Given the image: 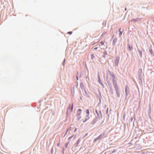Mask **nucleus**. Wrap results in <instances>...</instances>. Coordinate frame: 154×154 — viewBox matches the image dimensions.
I'll return each mask as SVG.
<instances>
[{"label":"nucleus","instance_id":"nucleus-6","mask_svg":"<svg viewBox=\"0 0 154 154\" xmlns=\"http://www.w3.org/2000/svg\"><path fill=\"white\" fill-rule=\"evenodd\" d=\"M110 75H111V76H112V80H113V81H114L115 80L116 78L115 77L114 75L113 74V73H111Z\"/></svg>","mask_w":154,"mask_h":154},{"label":"nucleus","instance_id":"nucleus-2","mask_svg":"<svg viewBox=\"0 0 154 154\" xmlns=\"http://www.w3.org/2000/svg\"><path fill=\"white\" fill-rule=\"evenodd\" d=\"M113 85L116 91H117L118 90H119L118 87L116 82L115 83H114Z\"/></svg>","mask_w":154,"mask_h":154},{"label":"nucleus","instance_id":"nucleus-16","mask_svg":"<svg viewBox=\"0 0 154 154\" xmlns=\"http://www.w3.org/2000/svg\"><path fill=\"white\" fill-rule=\"evenodd\" d=\"M98 78L99 81H100V77L99 75H98Z\"/></svg>","mask_w":154,"mask_h":154},{"label":"nucleus","instance_id":"nucleus-7","mask_svg":"<svg viewBox=\"0 0 154 154\" xmlns=\"http://www.w3.org/2000/svg\"><path fill=\"white\" fill-rule=\"evenodd\" d=\"M116 91L117 94V96L118 97H119L120 96V93L119 90H118L117 91Z\"/></svg>","mask_w":154,"mask_h":154},{"label":"nucleus","instance_id":"nucleus-3","mask_svg":"<svg viewBox=\"0 0 154 154\" xmlns=\"http://www.w3.org/2000/svg\"><path fill=\"white\" fill-rule=\"evenodd\" d=\"M128 49L129 51H131L133 50V46L132 45L128 44Z\"/></svg>","mask_w":154,"mask_h":154},{"label":"nucleus","instance_id":"nucleus-23","mask_svg":"<svg viewBox=\"0 0 154 154\" xmlns=\"http://www.w3.org/2000/svg\"><path fill=\"white\" fill-rule=\"evenodd\" d=\"M95 111H96V112L97 113V110H96Z\"/></svg>","mask_w":154,"mask_h":154},{"label":"nucleus","instance_id":"nucleus-1","mask_svg":"<svg viewBox=\"0 0 154 154\" xmlns=\"http://www.w3.org/2000/svg\"><path fill=\"white\" fill-rule=\"evenodd\" d=\"M105 134L103 133L100 134L99 136L97 137L95 139V140H99L102 138L104 137H105Z\"/></svg>","mask_w":154,"mask_h":154},{"label":"nucleus","instance_id":"nucleus-11","mask_svg":"<svg viewBox=\"0 0 154 154\" xmlns=\"http://www.w3.org/2000/svg\"><path fill=\"white\" fill-rule=\"evenodd\" d=\"M95 58L94 55V54H92L91 55V58L92 59H94Z\"/></svg>","mask_w":154,"mask_h":154},{"label":"nucleus","instance_id":"nucleus-22","mask_svg":"<svg viewBox=\"0 0 154 154\" xmlns=\"http://www.w3.org/2000/svg\"><path fill=\"white\" fill-rule=\"evenodd\" d=\"M108 109H107V111H106V112H108Z\"/></svg>","mask_w":154,"mask_h":154},{"label":"nucleus","instance_id":"nucleus-19","mask_svg":"<svg viewBox=\"0 0 154 154\" xmlns=\"http://www.w3.org/2000/svg\"><path fill=\"white\" fill-rule=\"evenodd\" d=\"M97 49V47H95V48H94V50H96V49Z\"/></svg>","mask_w":154,"mask_h":154},{"label":"nucleus","instance_id":"nucleus-20","mask_svg":"<svg viewBox=\"0 0 154 154\" xmlns=\"http://www.w3.org/2000/svg\"><path fill=\"white\" fill-rule=\"evenodd\" d=\"M76 79H77V80H78V77H76Z\"/></svg>","mask_w":154,"mask_h":154},{"label":"nucleus","instance_id":"nucleus-4","mask_svg":"<svg viewBox=\"0 0 154 154\" xmlns=\"http://www.w3.org/2000/svg\"><path fill=\"white\" fill-rule=\"evenodd\" d=\"M82 110L81 109H79L77 111L76 115L78 116L80 115L81 113Z\"/></svg>","mask_w":154,"mask_h":154},{"label":"nucleus","instance_id":"nucleus-12","mask_svg":"<svg viewBox=\"0 0 154 154\" xmlns=\"http://www.w3.org/2000/svg\"><path fill=\"white\" fill-rule=\"evenodd\" d=\"M86 113L88 114V115H89V109H88L86 110Z\"/></svg>","mask_w":154,"mask_h":154},{"label":"nucleus","instance_id":"nucleus-24","mask_svg":"<svg viewBox=\"0 0 154 154\" xmlns=\"http://www.w3.org/2000/svg\"><path fill=\"white\" fill-rule=\"evenodd\" d=\"M59 145V143H58L57 144V146H58Z\"/></svg>","mask_w":154,"mask_h":154},{"label":"nucleus","instance_id":"nucleus-17","mask_svg":"<svg viewBox=\"0 0 154 154\" xmlns=\"http://www.w3.org/2000/svg\"><path fill=\"white\" fill-rule=\"evenodd\" d=\"M73 136H71L70 137H69L68 138V139H71L72 137Z\"/></svg>","mask_w":154,"mask_h":154},{"label":"nucleus","instance_id":"nucleus-13","mask_svg":"<svg viewBox=\"0 0 154 154\" xmlns=\"http://www.w3.org/2000/svg\"><path fill=\"white\" fill-rule=\"evenodd\" d=\"M104 41H101L100 42V43L102 45H104Z\"/></svg>","mask_w":154,"mask_h":154},{"label":"nucleus","instance_id":"nucleus-21","mask_svg":"<svg viewBox=\"0 0 154 154\" xmlns=\"http://www.w3.org/2000/svg\"><path fill=\"white\" fill-rule=\"evenodd\" d=\"M80 118H81V117H80L79 118H78V119L79 120V119H80Z\"/></svg>","mask_w":154,"mask_h":154},{"label":"nucleus","instance_id":"nucleus-9","mask_svg":"<svg viewBox=\"0 0 154 154\" xmlns=\"http://www.w3.org/2000/svg\"><path fill=\"white\" fill-rule=\"evenodd\" d=\"M88 119H89V117L88 116H87V118H86L85 120H83V122H86V121H87V120Z\"/></svg>","mask_w":154,"mask_h":154},{"label":"nucleus","instance_id":"nucleus-8","mask_svg":"<svg viewBox=\"0 0 154 154\" xmlns=\"http://www.w3.org/2000/svg\"><path fill=\"white\" fill-rule=\"evenodd\" d=\"M121 28H120L119 29V35L120 36L121 35L122 33V32L121 31Z\"/></svg>","mask_w":154,"mask_h":154},{"label":"nucleus","instance_id":"nucleus-14","mask_svg":"<svg viewBox=\"0 0 154 154\" xmlns=\"http://www.w3.org/2000/svg\"><path fill=\"white\" fill-rule=\"evenodd\" d=\"M68 34H69V35H71L72 33V32H67Z\"/></svg>","mask_w":154,"mask_h":154},{"label":"nucleus","instance_id":"nucleus-10","mask_svg":"<svg viewBox=\"0 0 154 154\" xmlns=\"http://www.w3.org/2000/svg\"><path fill=\"white\" fill-rule=\"evenodd\" d=\"M88 119H89V117L88 116H87V118H86L85 120H83V122H86V121H87V120Z\"/></svg>","mask_w":154,"mask_h":154},{"label":"nucleus","instance_id":"nucleus-25","mask_svg":"<svg viewBox=\"0 0 154 154\" xmlns=\"http://www.w3.org/2000/svg\"><path fill=\"white\" fill-rule=\"evenodd\" d=\"M70 107V105H69V107Z\"/></svg>","mask_w":154,"mask_h":154},{"label":"nucleus","instance_id":"nucleus-15","mask_svg":"<svg viewBox=\"0 0 154 154\" xmlns=\"http://www.w3.org/2000/svg\"><path fill=\"white\" fill-rule=\"evenodd\" d=\"M79 139L78 140V141L77 142V145L79 143Z\"/></svg>","mask_w":154,"mask_h":154},{"label":"nucleus","instance_id":"nucleus-18","mask_svg":"<svg viewBox=\"0 0 154 154\" xmlns=\"http://www.w3.org/2000/svg\"><path fill=\"white\" fill-rule=\"evenodd\" d=\"M73 104H72V109H71V111H72L73 109Z\"/></svg>","mask_w":154,"mask_h":154},{"label":"nucleus","instance_id":"nucleus-5","mask_svg":"<svg viewBox=\"0 0 154 154\" xmlns=\"http://www.w3.org/2000/svg\"><path fill=\"white\" fill-rule=\"evenodd\" d=\"M119 59H116L115 60V63L116 66H118V64L119 63Z\"/></svg>","mask_w":154,"mask_h":154}]
</instances>
